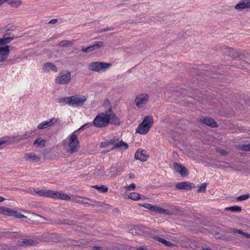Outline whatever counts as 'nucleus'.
<instances>
[{
  "label": "nucleus",
  "mask_w": 250,
  "mask_h": 250,
  "mask_svg": "<svg viewBox=\"0 0 250 250\" xmlns=\"http://www.w3.org/2000/svg\"><path fill=\"white\" fill-rule=\"evenodd\" d=\"M24 158L26 161L31 163L38 162L41 160V157L33 152L25 154Z\"/></svg>",
  "instance_id": "4468645a"
},
{
  "label": "nucleus",
  "mask_w": 250,
  "mask_h": 250,
  "mask_svg": "<svg viewBox=\"0 0 250 250\" xmlns=\"http://www.w3.org/2000/svg\"><path fill=\"white\" fill-rule=\"evenodd\" d=\"M21 0H10L8 1V3L12 7L17 8L21 4Z\"/></svg>",
  "instance_id": "393cba45"
},
{
  "label": "nucleus",
  "mask_w": 250,
  "mask_h": 250,
  "mask_svg": "<svg viewBox=\"0 0 250 250\" xmlns=\"http://www.w3.org/2000/svg\"><path fill=\"white\" fill-rule=\"evenodd\" d=\"M93 188L103 193L106 192L108 190V188L104 186H101L100 187H98V186L96 185L94 186Z\"/></svg>",
  "instance_id": "c9c22d12"
},
{
  "label": "nucleus",
  "mask_w": 250,
  "mask_h": 250,
  "mask_svg": "<svg viewBox=\"0 0 250 250\" xmlns=\"http://www.w3.org/2000/svg\"><path fill=\"white\" fill-rule=\"evenodd\" d=\"M12 216H14L18 218H23L26 217L23 214H21V212L15 210H14L13 211Z\"/></svg>",
  "instance_id": "ea45409f"
},
{
  "label": "nucleus",
  "mask_w": 250,
  "mask_h": 250,
  "mask_svg": "<svg viewBox=\"0 0 250 250\" xmlns=\"http://www.w3.org/2000/svg\"><path fill=\"white\" fill-rule=\"evenodd\" d=\"M58 21V20L57 19H52L51 20H50L49 21V23H55L57 22Z\"/></svg>",
  "instance_id": "3c124183"
},
{
  "label": "nucleus",
  "mask_w": 250,
  "mask_h": 250,
  "mask_svg": "<svg viewBox=\"0 0 250 250\" xmlns=\"http://www.w3.org/2000/svg\"><path fill=\"white\" fill-rule=\"evenodd\" d=\"M70 97H63L58 99L59 103H65L70 105Z\"/></svg>",
  "instance_id": "473e14b6"
},
{
  "label": "nucleus",
  "mask_w": 250,
  "mask_h": 250,
  "mask_svg": "<svg viewBox=\"0 0 250 250\" xmlns=\"http://www.w3.org/2000/svg\"><path fill=\"white\" fill-rule=\"evenodd\" d=\"M109 170V172L111 173L112 175L116 176L121 172L122 169L121 165L118 164H114L111 166Z\"/></svg>",
  "instance_id": "dca6fc26"
},
{
  "label": "nucleus",
  "mask_w": 250,
  "mask_h": 250,
  "mask_svg": "<svg viewBox=\"0 0 250 250\" xmlns=\"http://www.w3.org/2000/svg\"><path fill=\"white\" fill-rule=\"evenodd\" d=\"M3 38L6 44L9 43L11 41H12L14 39L13 37H8V34H5L3 36Z\"/></svg>",
  "instance_id": "a19ab883"
},
{
  "label": "nucleus",
  "mask_w": 250,
  "mask_h": 250,
  "mask_svg": "<svg viewBox=\"0 0 250 250\" xmlns=\"http://www.w3.org/2000/svg\"><path fill=\"white\" fill-rule=\"evenodd\" d=\"M73 44V41L63 40L60 42L58 45L60 47H68Z\"/></svg>",
  "instance_id": "b1692460"
},
{
  "label": "nucleus",
  "mask_w": 250,
  "mask_h": 250,
  "mask_svg": "<svg viewBox=\"0 0 250 250\" xmlns=\"http://www.w3.org/2000/svg\"><path fill=\"white\" fill-rule=\"evenodd\" d=\"M234 8L239 11L250 9V0H241L235 5Z\"/></svg>",
  "instance_id": "9d476101"
},
{
  "label": "nucleus",
  "mask_w": 250,
  "mask_h": 250,
  "mask_svg": "<svg viewBox=\"0 0 250 250\" xmlns=\"http://www.w3.org/2000/svg\"><path fill=\"white\" fill-rule=\"evenodd\" d=\"M223 52L225 54L233 59L238 57L241 60H245L247 59V56L245 54L241 53L238 50L234 49L231 47L227 46L224 47L223 48Z\"/></svg>",
  "instance_id": "20e7f679"
},
{
  "label": "nucleus",
  "mask_w": 250,
  "mask_h": 250,
  "mask_svg": "<svg viewBox=\"0 0 250 250\" xmlns=\"http://www.w3.org/2000/svg\"><path fill=\"white\" fill-rule=\"evenodd\" d=\"M31 136V133L28 132H25L23 134L19 136H17V140H23L29 138Z\"/></svg>",
  "instance_id": "c85d7f7f"
},
{
  "label": "nucleus",
  "mask_w": 250,
  "mask_h": 250,
  "mask_svg": "<svg viewBox=\"0 0 250 250\" xmlns=\"http://www.w3.org/2000/svg\"><path fill=\"white\" fill-rule=\"evenodd\" d=\"M124 147L125 149H126L128 147V145L124 142L123 141H121L118 143H116L114 144V147L112 148V149L115 148H121Z\"/></svg>",
  "instance_id": "5701e85b"
},
{
  "label": "nucleus",
  "mask_w": 250,
  "mask_h": 250,
  "mask_svg": "<svg viewBox=\"0 0 250 250\" xmlns=\"http://www.w3.org/2000/svg\"><path fill=\"white\" fill-rule=\"evenodd\" d=\"M158 206L153 205L151 211L155 212L156 211Z\"/></svg>",
  "instance_id": "603ef678"
},
{
  "label": "nucleus",
  "mask_w": 250,
  "mask_h": 250,
  "mask_svg": "<svg viewBox=\"0 0 250 250\" xmlns=\"http://www.w3.org/2000/svg\"><path fill=\"white\" fill-rule=\"evenodd\" d=\"M156 213H158L159 214H162L165 215H170L171 214V212L170 210L167 209H164L163 208L158 207L156 211H155Z\"/></svg>",
  "instance_id": "a878e982"
},
{
  "label": "nucleus",
  "mask_w": 250,
  "mask_h": 250,
  "mask_svg": "<svg viewBox=\"0 0 250 250\" xmlns=\"http://www.w3.org/2000/svg\"><path fill=\"white\" fill-rule=\"evenodd\" d=\"M59 121V119L53 117L49 120H47V122L49 126H51L55 124H56Z\"/></svg>",
  "instance_id": "e433bc0d"
},
{
  "label": "nucleus",
  "mask_w": 250,
  "mask_h": 250,
  "mask_svg": "<svg viewBox=\"0 0 250 250\" xmlns=\"http://www.w3.org/2000/svg\"><path fill=\"white\" fill-rule=\"evenodd\" d=\"M70 105L73 106H81L84 104L86 100L85 96L78 94L70 96Z\"/></svg>",
  "instance_id": "0eeeda50"
},
{
  "label": "nucleus",
  "mask_w": 250,
  "mask_h": 250,
  "mask_svg": "<svg viewBox=\"0 0 250 250\" xmlns=\"http://www.w3.org/2000/svg\"><path fill=\"white\" fill-rule=\"evenodd\" d=\"M226 210H229L232 212H239L241 211L242 208L238 206H234L226 208Z\"/></svg>",
  "instance_id": "cd10ccee"
},
{
  "label": "nucleus",
  "mask_w": 250,
  "mask_h": 250,
  "mask_svg": "<svg viewBox=\"0 0 250 250\" xmlns=\"http://www.w3.org/2000/svg\"><path fill=\"white\" fill-rule=\"evenodd\" d=\"M48 127H49L48 122L47 121H45L39 124L37 127L39 129H42Z\"/></svg>",
  "instance_id": "72a5a7b5"
},
{
  "label": "nucleus",
  "mask_w": 250,
  "mask_h": 250,
  "mask_svg": "<svg viewBox=\"0 0 250 250\" xmlns=\"http://www.w3.org/2000/svg\"><path fill=\"white\" fill-rule=\"evenodd\" d=\"M173 167L174 169L178 173H179L182 176L187 175L188 174V171L187 168L183 166L182 165L174 162L173 163Z\"/></svg>",
  "instance_id": "2eb2a0df"
},
{
  "label": "nucleus",
  "mask_w": 250,
  "mask_h": 250,
  "mask_svg": "<svg viewBox=\"0 0 250 250\" xmlns=\"http://www.w3.org/2000/svg\"><path fill=\"white\" fill-rule=\"evenodd\" d=\"M207 184L206 183H203L197 190L198 192H205L206 190Z\"/></svg>",
  "instance_id": "4c0bfd02"
},
{
  "label": "nucleus",
  "mask_w": 250,
  "mask_h": 250,
  "mask_svg": "<svg viewBox=\"0 0 250 250\" xmlns=\"http://www.w3.org/2000/svg\"><path fill=\"white\" fill-rule=\"evenodd\" d=\"M5 200V199L1 196H0V202L3 201Z\"/></svg>",
  "instance_id": "e2e57ef3"
},
{
  "label": "nucleus",
  "mask_w": 250,
  "mask_h": 250,
  "mask_svg": "<svg viewBox=\"0 0 250 250\" xmlns=\"http://www.w3.org/2000/svg\"><path fill=\"white\" fill-rule=\"evenodd\" d=\"M153 123L151 116H146L142 123L139 124L136 129V133L145 135L147 133Z\"/></svg>",
  "instance_id": "7ed1b4c3"
},
{
  "label": "nucleus",
  "mask_w": 250,
  "mask_h": 250,
  "mask_svg": "<svg viewBox=\"0 0 250 250\" xmlns=\"http://www.w3.org/2000/svg\"><path fill=\"white\" fill-rule=\"evenodd\" d=\"M19 58L17 56H15L13 59L7 60V64L12 65L15 64L18 62Z\"/></svg>",
  "instance_id": "58836bf2"
},
{
  "label": "nucleus",
  "mask_w": 250,
  "mask_h": 250,
  "mask_svg": "<svg viewBox=\"0 0 250 250\" xmlns=\"http://www.w3.org/2000/svg\"><path fill=\"white\" fill-rule=\"evenodd\" d=\"M78 203H81L82 204H90L91 200L89 199H86L85 200H79L77 201Z\"/></svg>",
  "instance_id": "c03bdc74"
},
{
  "label": "nucleus",
  "mask_w": 250,
  "mask_h": 250,
  "mask_svg": "<svg viewBox=\"0 0 250 250\" xmlns=\"http://www.w3.org/2000/svg\"><path fill=\"white\" fill-rule=\"evenodd\" d=\"M129 198L133 200H138L140 199V195L137 192H131L128 196Z\"/></svg>",
  "instance_id": "c756f323"
},
{
  "label": "nucleus",
  "mask_w": 250,
  "mask_h": 250,
  "mask_svg": "<svg viewBox=\"0 0 250 250\" xmlns=\"http://www.w3.org/2000/svg\"><path fill=\"white\" fill-rule=\"evenodd\" d=\"M0 41H1V45H4V44H6V43L4 42V40L3 37L2 38H0Z\"/></svg>",
  "instance_id": "13d9d810"
},
{
  "label": "nucleus",
  "mask_w": 250,
  "mask_h": 250,
  "mask_svg": "<svg viewBox=\"0 0 250 250\" xmlns=\"http://www.w3.org/2000/svg\"><path fill=\"white\" fill-rule=\"evenodd\" d=\"M250 197L249 193H246L242 195H240L236 197V200L237 201H245Z\"/></svg>",
  "instance_id": "7c9ffc66"
},
{
  "label": "nucleus",
  "mask_w": 250,
  "mask_h": 250,
  "mask_svg": "<svg viewBox=\"0 0 250 250\" xmlns=\"http://www.w3.org/2000/svg\"><path fill=\"white\" fill-rule=\"evenodd\" d=\"M45 143L46 141L45 140L39 138L34 141V145H37L39 147H43L45 146Z\"/></svg>",
  "instance_id": "bb28decb"
},
{
  "label": "nucleus",
  "mask_w": 250,
  "mask_h": 250,
  "mask_svg": "<svg viewBox=\"0 0 250 250\" xmlns=\"http://www.w3.org/2000/svg\"><path fill=\"white\" fill-rule=\"evenodd\" d=\"M111 64L100 62H95L89 63L87 65V68L89 70L100 72L102 70L104 71L108 68Z\"/></svg>",
  "instance_id": "423d86ee"
},
{
  "label": "nucleus",
  "mask_w": 250,
  "mask_h": 250,
  "mask_svg": "<svg viewBox=\"0 0 250 250\" xmlns=\"http://www.w3.org/2000/svg\"><path fill=\"white\" fill-rule=\"evenodd\" d=\"M52 198H57L63 200L70 199V197L68 195L54 191L53 192Z\"/></svg>",
  "instance_id": "412c9836"
},
{
  "label": "nucleus",
  "mask_w": 250,
  "mask_h": 250,
  "mask_svg": "<svg viewBox=\"0 0 250 250\" xmlns=\"http://www.w3.org/2000/svg\"><path fill=\"white\" fill-rule=\"evenodd\" d=\"M28 132H30L31 133V135L35 131L34 130H30V131H28Z\"/></svg>",
  "instance_id": "69168bd1"
},
{
  "label": "nucleus",
  "mask_w": 250,
  "mask_h": 250,
  "mask_svg": "<svg viewBox=\"0 0 250 250\" xmlns=\"http://www.w3.org/2000/svg\"><path fill=\"white\" fill-rule=\"evenodd\" d=\"M109 123L118 125L120 124L119 119L112 111L111 108L105 113L98 114L92 124L96 127L102 128L107 126Z\"/></svg>",
  "instance_id": "f257e3e1"
},
{
  "label": "nucleus",
  "mask_w": 250,
  "mask_h": 250,
  "mask_svg": "<svg viewBox=\"0 0 250 250\" xmlns=\"http://www.w3.org/2000/svg\"><path fill=\"white\" fill-rule=\"evenodd\" d=\"M139 206L141 207H143L146 208H147L150 210H151L153 205H151V204H150L148 203H144V204H140Z\"/></svg>",
  "instance_id": "37998d69"
},
{
  "label": "nucleus",
  "mask_w": 250,
  "mask_h": 250,
  "mask_svg": "<svg viewBox=\"0 0 250 250\" xmlns=\"http://www.w3.org/2000/svg\"><path fill=\"white\" fill-rule=\"evenodd\" d=\"M13 211H14V210H12L10 208H6V207H4L2 214L4 215L12 216Z\"/></svg>",
  "instance_id": "2f4dec72"
},
{
  "label": "nucleus",
  "mask_w": 250,
  "mask_h": 250,
  "mask_svg": "<svg viewBox=\"0 0 250 250\" xmlns=\"http://www.w3.org/2000/svg\"><path fill=\"white\" fill-rule=\"evenodd\" d=\"M71 79V73L69 71L64 70L60 72L55 78V82L58 84H67Z\"/></svg>",
  "instance_id": "39448f33"
},
{
  "label": "nucleus",
  "mask_w": 250,
  "mask_h": 250,
  "mask_svg": "<svg viewBox=\"0 0 250 250\" xmlns=\"http://www.w3.org/2000/svg\"><path fill=\"white\" fill-rule=\"evenodd\" d=\"M128 175H129V178H130V179H133L135 177V175L133 173H129Z\"/></svg>",
  "instance_id": "6e6d98bb"
},
{
  "label": "nucleus",
  "mask_w": 250,
  "mask_h": 250,
  "mask_svg": "<svg viewBox=\"0 0 250 250\" xmlns=\"http://www.w3.org/2000/svg\"><path fill=\"white\" fill-rule=\"evenodd\" d=\"M226 168H230V169L232 170H239L235 165H232V166H229L227 167H226Z\"/></svg>",
  "instance_id": "de8ad7c7"
},
{
  "label": "nucleus",
  "mask_w": 250,
  "mask_h": 250,
  "mask_svg": "<svg viewBox=\"0 0 250 250\" xmlns=\"http://www.w3.org/2000/svg\"><path fill=\"white\" fill-rule=\"evenodd\" d=\"M105 29L106 32V31H111V30H113V28L112 27H108L105 28Z\"/></svg>",
  "instance_id": "5fc2aeb1"
},
{
  "label": "nucleus",
  "mask_w": 250,
  "mask_h": 250,
  "mask_svg": "<svg viewBox=\"0 0 250 250\" xmlns=\"http://www.w3.org/2000/svg\"><path fill=\"white\" fill-rule=\"evenodd\" d=\"M245 55L247 56V59L243 61L245 62L247 64H250V54H245Z\"/></svg>",
  "instance_id": "49530a36"
},
{
  "label": "nucleus",
  "mask_w": 250,
  "mask_h": 250,
  "mask_svg": "<svg viewBox=\"0 0 250 250\" xmlns=\"http://www.w3.org/2000/svg\"><path fill=\"white\" fill-rule=\"evenodd\" d=\"M104 32H106L105 28L98 31V33H102Z\"/></svg>",
  "instance_id": "052dcab7"
},
{
  "label": "nucleus",
  "mask_w": 250,
  "mask_h": 250,
  "mask_svg": "<svg viewBox=\"0 0 250 250\" xmlns=\"http://www.w3.org/2000/svg\"><path fill=\"white\" fill-rule=\"evenodd\" d=\"M239 148L243 151H250V144L241 145L239 146Z\"/></svg>",
  "instance_id": "f704fd0d"
},
{
  "label": "nucleus",
  "mask_w": 250,
  "mask_h": 250,
  "mask_svg": "<svg viewBox=\"0 0 250 250\" xmlns=\"http://www.w3.org/2000/svg\"><path fill=\"white\" fill-rule=\"evenodd\" d=\"M18 243L21 246H34L37 245L38 242L35 239L23 238L19 240Z\"/></svg>",
  "instance_id": "f8f14e48"
},
{
  "label": "nucleus",
  "mask_w": 250,
  "mask_h": 250,
  "mask_svg": "<svg viewBox=\"0 0 250 250\" xmlns=\"http://www.w3.org/2000/svg\"><path fill=\"white\" fill-rule=\"evenodd\" d=\"M91 123H86L85 124H84V125H82L81 127H80L77 130H78V132L80 130H82V129H83L85 128H87V127H89L90 125H91Z\"/></svg>",
  "instance_id": "a18cd8bd"
},
{
  "label": "nucleus",
  "mask_w": 250,
  "mask_h": 250,
  "mask_svg": "<svg viewBox=\"0 0 250 250\" xmlns=\"http://www.w3.org/2000/svg\"><path fill=\"white\" fill-rule=\"evenodd\" d=\"M175 188L178 189H186L188 190L192 188H195V185L188 182H182L177 183Z\"/></svg>",
  "instance_id": "ddd939ff"
},
{
  "label": "nucleus",
  "mask_w": 250,
  "mask_h": 250,
  "mask_svg": "<svg viewBox=\"0 0 250 250\" xmlns=\"http://www.w3.org/2000/svg\"><path fill=\"white\" fill-rule=\"evenodd\" d=\"M93 248L94 250H101V247H97V246H94V247H93Z\"/></svg>",
  "instance_id": "4d7b16f0"
},
{
  "label": "nucleus",
  "mask_w": 250,
  "mask_h": 250,
  "mask_svg": "<svg viewBox=\"0 0 250 250\" xmlns=\"http://www.w3.org/2000/svg\"><path fill=\"white\" fill-rule=\"evenodd\" d=\"M43 69L45 72L53 71L57 72L58 71L57 67L53 63L47 62L43 66Z\"/></svg>",
  "instance_id": "f3484780"
},
{
  "label": "nucleus",
  "mask_w": 250,
  "mask_h": 250,
  "mask_svg": "<svg viewBox=\"0 0 250 250\" xmlns=\"http://www.w3.org/2000/svg\"><path fill=\"white\" fill-rule=\"evenodd\" d=\"M78 134V130H75L62 141L66 152L70 154L78 152L80 148Z\"/></svg>",
  "instance_id": "f03ea898"
},
{
  "label": "nucleus",
  "mask_w": 250,
  "mask_h": 250,
  "mask_svg": "<svg viewBox=\"0 0 250 250\" xmlns=\"http://www.w3.org/2000/svg\"><path fill=\"white\" fill-rule=\"evenodd\" d=\"M200 121L202 123L210 127H214L217 126L216 122L211 118H207L200 119Z\"/></svg>",
  "instance_id": "6ab92c4d"
},
{
  "label": "nucleus",
  "mask_w": 250,
  "mask_h": 250,
  "mask_svg": "<svg viewBox=\"0 0 250 250\" xmlns=\"http://www.w3.org/2000/svg\"><path fill=\"white\" fill-rule=\"evenodd\" d=\"M104 46L103 42L98 41L94 42V44L87 47H83L82 51L83 52L88 53L94 50H97Z\"/></svg>",
  "instance_id": "1a4fd4ad"
},
{
  "label": "nucleus",
  "mask_w": 250,
  "mask_h": 250,
  "mask_svg": "<svg viewBox=\"0 0 250 250\" xmlns=\"http://www.w3.org/2000/svg\"><path fill=\"white\" fill-rule=\"evenodd\" d=\"M135 158L141 161H146L147 159V156L144 153L143 150L138 149L135 153Z\"/></svg>",
  "instance_id": "a211bd4d"
},
{
  "label": "nucleus",
  "mask_w": 250,
  "mask_h": 250,
  "mask_svg": "<svg viewBox=\"0 0 250 250\" xmlns=\"http://www.w3.org/2000/svg\"><path fill=\"white\" fill-rule=\"evenodd\" d=\"M136 186L133 183L131 184L129 186L127 187L126 188L127 189L129 190H133L135 189Z\"/></svg>",
  "instance_id": "09e8293b"
},
{
  "label": "nucleus",
  "mask_w": 250,
  "mask_h": 250,
  "mask_svg": "<svg viewBox=\"0 0 250 250\" xmlns=\"http://www.w3.org/2000/svg\"><path fill=\"white\" fill-rule=\"evenodd\" d=\"M4 207H0V213H3V210Z\"/></svg>",
  "instance_id": "680f3d73"
},
{
  "label": "nucleus",
  "mask_w": 250,
  "mask_h": 250,
  "mask_svg": "<svg viewBox=\"0 0 250 250\" xmlns=\"http://www.w3.org/2000/svg\"><path fill=\"white\" fill-rule=\"evenodd\" d=\"M149 96L146 93H140L135 97L134 102L136 105L139 108L143 107L148 102Z\"/></svg>",
  "instance_id": "6e6552de"
},
{
  "label": "nucleus",
  "mask_w": 250,
  "mask_h": 250,
  "mask_svg": "<svg viewBox=\"0 0 250 250\" xmlns=\"http://www.w3.org/2000/svg\"><path fill=\"white\" fill-rule=\"evenodd\" d=\"M229 233H238L240 234H241L242 235L244 236V237L247 238H250V234L244 232L241 229H238L236 228H230L229 229Z\"/></svg>",
  "instance_id": "4be33fe9"
},
{
  "label": "nucleus",
  "mask_w": 250,
  "mask_h": 250,
  "mask_svg": "<svg viewBox=\"0 0 250 250\" xmlns=\"http://www.w3.org/2000/svg\"><path fill=\"white\" fill-rule=\"evenodd\" d=\"M10 53L9 46L6 45L0 47V62L5 61Z\"/></svg>",
  "instance_id": "9b49d317"
},
{
  "label": "nucleus",
  "mask_w": 250,
  "mask_h": 250,
  "mask_svg": "<svg viewBox=\"0 0 250 250\" xmlns=\"http://www.w3.org/2000/svg\"><path fill=\"white\" fill-rule=\"evenodd\" d=\"M217 151L222 155H225L227 154V152L224 149H218Z\"/></svg>",
  "instance_id": "8fccbe9b"
},
{
  "label": "nucleus",
  "mask_w": 250,
  "mask_h": 250,
  "mask_svg": "<svg viewBox=\"0 0 250 250\" xmlns=\"http://www.w3.org/2000/svg\"><path fill=\"white\" fill-rule=\"evenodd\" d=\"M203 250H212L208 248H203Z\"/></svg>",
  "instance_id": "338daca9"
},
{
  "label": "nucleus",
  "mask_w": 250,
  "mask_h": 250,
  "mask_svg": "<svg viewBox=\"0 0 250 250\" xmlns=\"http://www.w3.org/2000/svg\"><path fill=\"white\" fill-rule=\"evenodd\" d=\"M35 192L36 194L39 196H42L52 198L53 191L51 190L42 189L40 190L35 191Z\"/></svg>",
  "instance_id": "aec40b11"
},
{
  "label": "nucleus",
  "mask_w": 250,
  "mask_h": 250,
  "mask_svg": "<svg viewBox=\"0 0 250 250\" xmlns=\"http://www.w3.org/2000/svg\"><path fill=\"white\" fill-rule=\"evenodd\" d=\"M105 146L104 144L103 143H102L101 145V146H102V147H104Z\"/></svg>",
  "instance_id": "774afa93"
},
{
  "label": "nucleus",
  "mask_w": 250,
  "mask_h": 250,
  "mask_svg": "<svg viewBox=\"0 0 250 250\" xmlns=\"http://www.w3.org/2000/svg\"><path fill=\"white\" fill-rule=\"evenodd\" d=\"M8 0H0V6L7 1Z\"/></svg>",
  "instance_id": "bf43d9fd"
},
{
  "label": "nucleus",
  "mask_w": 250,
  "mask_h": 250,
  "mask_svg": "<svg viewBox=\"0 0 250 250\" xmlns=\"http://www.w3.org/2000/svg\"><path fill=\"white\" fill-rule=\"evenodd\" d=\"M137 250H144V249L140 247V248H138L137 249Z\"/></svg>",
  "instance_id": "0e129e2a"
},
{
  "label": "nucleus",
  "mask_w": 250,
  "mask_h": 250,
  "mask_svg": "<svg viewBox=\"0 0 250 250\" xmlns=\"http://www.w3.org/2000/svg\"><path fill=\"white\" fill-rule=\"evenodd\" d=\"M158 241L159 242H161L162 243L165 244L166 246H170L173 245V244L172 243H171L169 241H167L164 239L159 238Z\"/></svg>",
  "instance_id": "79ce46f5"
},
{
  "label": "nucleus",
  "mask_w": 250,
  "mask_h": 250,
  "mask_svg": "<svg viewBox=\"0 0 250 250\" xmlns=\"http://www.w3.org/2000/svg\"><path fill=\"white\" fill-rule=\"evenodd\" d=\"M7 142L6 140H0V146L2 145H5Z\"/></svg>",
  "instance_id": "864d4df0"
}]
</instances>
